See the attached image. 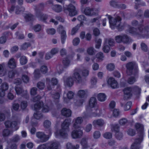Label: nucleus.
Wrapping results in <instances>:
<instances>
[{"mask_svg": "<svg viewBox=\"0 0 149 149\" xmlns=\"http://www.w3.org/2000/svg\"><path fill=\"white\" fill-rule=\"evenodd\" d=\"M103 136L105 138L109 139L112 137V135L111 132H106L103 134Z\"/></svg>", "mask_w": 149, "mask_h": 149, "instance_id": "51", "label": "nucleus"}, {"mask_svg": "<svg viewBox=\"0 0 149 149\" xmlns=\"http://www.w3.org/2000/svg\"><path fill=\"white\" fill-rule=\"evenodd\" d=\"M108 84L113 88H115L117 87V82L115 79L113 77H110L108 80Z\"/></svg>", "mask_w": 149, "mask_h": 149, "instance_id": "20", "label": "nucleus"}, {"mask_svg": "<svg viewBox=\"0 0 149 149\" xmlns=\"http://www.w3.org/2000/svg\"><path fill=\"white\" fill-rule=\"evenodd\" d=\"M70 122V120L69 119H66L64 120L61 125L62 129L55 133V136L56 137H58L59 136L63 138H65L67 137V132L69 131V126Z\"/></svg>", "mask_w": 149, "mask_h": 149, "instance_id": "3", "label": "nucleus"}, {"mask_svg": "<svg viewBox=\"0 0 149 149\" xmlns=\"http://www.w3.org/2000/svg\"><path fill=\"white\" fill-rule=\"evenodd\" d=\"M123 91L124 92V99L125 100H127L132 96V91L134 92L137 97H139L141 93V89L137 86H135L132 88H126Z\"/></svg>", "mask_w": 149, "mask_h": 149, "instance_id": "4", "label": "nucleus"}, {"mask_svg": "<svg viewBox=\"0 0 149 149\" xmlns=\"http://www.w3.org/2000/svg\"><path fill=\"white\" fill-rule=\"evenodd\" d=\"M127 73L128 75H131L133 74V71L134 72V74L136 77L138 75V67L136 63L132 61L127 63L126 66Z\"/></svg>", "mask_w": 149, "mask_h": 149, "instance_id": "5", "label": "nucleus"}, {"mask_svg": "<svg viewBox=\"0 0 149 149\" xmlns=\"http://www.w3.org/2000/svg\"><path fill=\"white\" fill-rule=\"evenodd\" d=\"M115 137L118 140H121L123 137L122 133L120 132L116 133L115 134Z\"/></svg>", "mask_w": 149, "mask_h": 149, "instance_id": "52", "label": "nucleus"}, {"mask_svg": "<svg viewBox=\"0 0 149 149\" xmlns=\"http://www.w3.org/2000/svg\"><path fill=\"white\" fill-rule=\"evenodd\" d=\"M141 47L142 50L145 52H148L149 54V50H148L147 46L145 43L142 42L141 44Z\"/></svg>", "mask_w": 149, "mask_h": 149, "instance_id": "46", "label": "nucleus"}, {"mask_svg": "<svg viewBox=\"0 0 149 149\" xmlns=\"http://www.w3.org/2000/svg\"><path fill=\"white\" fill-rule=\"evenodd\" d=\"M64 10L65 12L68 13L69 15L70 16H73L77 14L75 7L72 3H70L64 7Z\"/></svg>", "mask_w": 149, "mask_h": 149, "instance_id": "9", "label": "nucleus"}, {"mask_svg": "<svg viewBox=\"0 0 149 149\" xmlns=\"http://www.w3.org/2000/svg\"><path fill=\"white\" fill-rule=\"evenodd\" d=\"M115 40L116 42L118 43L122 42V35L116 36L115 38Z\"/></svg>", "mask_w": 149, "mask_h": 149, "instance_id": "64", "label": "nucleus"}, {"mask_svg": "<svg viewBox=\"0 0 149 149\" xmlns=\"http://www.w3.org/2000/svg\"><path fill=\"white\" fill-rule=\"evenodd\" d=\"M88 92V91L87 90H81L78 91L77 95L80 97L84 98Z\"/></svg>", "mask_w": 149, "mask_h": 149, "instance_id": "30", "label": "nucleus"}, {"mask_svg": "<svg viewBox=\"0 0 149 149\" xmlns=\"http://www.w3.org/2000/svg\"><path fill=\"white\" fill-rule=\"evenodd\" d=\"M31 44L30 42H25L21 45V49L25 50L28 47L31 46Z\"/></svg>", "mask_w": 149, "mask_h": 149, "instance_id": "44", "label": "nucleus"}, {"mask_svg": "<svg viewBox=\"0 0 149 149\" xmlns=\"http://www.w3.org/2000/svg\"><path fill=\"white\" fill-rule=\"evenodd\" d=\"M127 134L131 136H133L136 134V132L135 130L132 129H129L127 131Z\"/></svg>", "mask_w": 149, "mask_h": 149, "instance_id": "57", "label": "nucleus"}, {"mask_svg": "<svg viewBox=\"0 0 149 149\" xmlns=\"http://www.w3.org/2000/svg\"><path fill=\"white\" fill-rule=\"evenodd\" d=\"M81 71L79 69H75L74 70L73 77L77 83L83 84L84 83V80L82 79L81 77L79 74V73Z\"/></svg>", "mask_w": 149, "mask_h": 149, "instance_id": "10", "label": "nucleus"}, {"mask_svg": "<svg viewBox=\"0 0 149 149\" xmlns=\"http://www.w3.org/2000/svg\"><path fill=\"white\" fill-rule=\"evenodd\" d=\"M20 139V137L19 136L16 135L14 136L12 139L11 141L14 142H18Z\"/></svg>", "mask_w": 149, "mask_h": 149, "instance_id": "59", "label": "nucleus"}, {"mask_svg": "<svg viewBox=\"0 0 149 149\" xmlns=\"http://www.w3.org/2000/svg\"><path fill=\"white\" fill-rule=\"evenodd\" d=\"M108 18L110 27L112 29H114L115 27H117L119 29L121 20V17L118 16L112 17L111 16L109 15Z\"/></svg>", "mask_w": 149, "mask_h": 149, "instance_id": "6", "label": "nucleus"}, {"mask_svg": "<svg viewBox=\"0 0 149 149\" xmlns=\"http://www.w3.org/2000/svg\"><path fill=\"white\" fill-rule=\"evenodd\" d=\"M52 8L54 11L57 13L61 12L62 10V6L59 5H53Z\"/></svg>", "mask_w": 149, "mask_h": 149, "instance_id": "31", "label": "nucleus"}, {"mask_svg": "<svg viewBox=\"0 0 149 149\" xmlns=\"http://www.w3.org/2000/svg\"><path fill=\"white\" fill-rule=\"evenodd\" d=\"M42 107V111L43 112L46 113L48 112L51 109V108L47 105L43 106V104L41 107Z\"/></svg>", "mask_w": 149, "mask_h": 149, "instance_id": "53", "label": "nucleus"}, {"mask_svg": "<svg viewBox=\"0 0 149 149\" xmlns=\"http://www.w3.org/2000/svg\"><path fill=\"white\" fill-rule=\"evenodd\" d=\"M104 42L107 45L108 44L110 46H113L114 44V40L111 38L109 39H105Z\"/></svg>", "mask_w": 149, "mask_h": 149, "instance_id": "37", "label": "nucleus"}, {"mask_svg": "<svg viewBox=\"0 0 149 149\" xmlns=\"http://www.w3.org/2000/svg\"><path fill=\"white\" fill-rule=\"evenodd\" d=\"M102 50L104 52L107 53L109 52L110 48L108 45L104 42L103 47Z\"/></svg>", "mask_w": 149, "mask_h": 149, "instance_id": "41", "label": "nucleus"}, {"mask_svg": "<svg viewBox=\"0 0 149 149\" xmlns=\"http://www.w3.org/2000/svg\"><path fill=\"white\" fill-rule=\"evenodd\" d=\"M61 113L63 116L66 117H69L71 116L72 112L70 109L64 108L61 110Z\"/></svg>", "mask_w": 149, "mask_h": 149, "instance_id": "27", "label": "nucleus"}, {"mask_svg": "<svg viewBox=\"0 0 149 149\" xmlns=\"http://www.w3.org/2000/svg\"><path fill=\"white\" fill-rule=\"evenodd\" d=\"M40 77V74L38 70H36L34 71V77L36 79H38Z\"/></svg>", "mask_w": 149, "mask_h": 149, "instance_id": "62", "label": "nucleus"}, {"mask_svg": "<svg viewBox=\"0 0 149 149\" xmlns=\"http://www.w3.org/2000/svg\"><path fill=\"white\" fill-rule=\"evenodd\" d=\"M118 123L121 125H125L128 123V120L125 118H123L119 120Z\"/></svg>", "mask_w": 149, "mask_h": 149, "instance_id": "38", "label": "nucleus"}, {"mask_svg": "<svg viewBox=\"0 0 149 149\" xmlns=\"http://www.w3.org/2000/svg\"><path fill=\"white\" fill-rule=\"evenodd\" d=\"M64 85L69 87L72 86L74 83L73 78L72 77H68L67 78H64Z\"/></svg>", "mask_w": 149, "mask_h": 149, "instance_id": "21", "label": "nucleus"}, {"mask_svg": "<svg viewBox=\"0 0 149 149\" xmlns=\"http://www.w3.org/2000/svg\"><path fill=\"white\" fill-rule=\"evenodd\" d=\"M100 18L99 17H97L95 18L92 19L91 20V23H94V22H96L97 23V25L98 26H99L100 25V23L99 22Z\"/></svg>", "mask_w": 149, "mask_h": 149, "instance_id": "56", "label": "nucleus"}, {"mask_svg": "<svg viewBox=\"0 0 149 149\" xmlns=\"http://www.w3.org/2000/svg\"><path fill=\"white\" fill-rule=\"evenodd\" d=\"M100 136L101 133L99 131H96L93 133V136L95 139H98L100 138Z\"/></svg>", "mask_w": 149, "mask_h": 149, "instance_id": "49", "label": "nucleus"}, {"mask_svg": "<svg viewBox=\"0 0 149 149\" xmlns=\"http://www.w3.org/2000/svg\"><path fill=\"white\" fill-rule=\"evenodd\" d=\"M63 26L61 25H60L57 29V31L61 33V40L63 44L65 43L67 37L66 31L65 30H63Z\"/></svg>", "mask_w": 149, "mask_h": 149, "instance_id": "12", "label": "nucleus"}, {"mask_svg": "<svg viewBox=\"0 0 149 149\" xmlns=\"http://www.w3.org/2000/svg\"><path fill=\"white\" fill-rule=\"evenodd\" d=\"M97 104V100L95 97H92L89 100V107L92 108L89 109L88 108H86V111L84 113L83 118H85L91 117H96L98 116L97 112L98 110L97 107H95Z\"/></svg>", "mask_w": 149, "mask_h": 149, "instance_id": "2", "label": "nucleus"}, {"mask_svg": "<svg viewBox=\"0 0 149 149\" xmlns=\"http://www.w3.org/2000/svg\"><path fill=\"white\" fill-rule=\"evenodd\" d=\"M120 127L118 124H116L112 126V130L116 133L119 132Z\"/></svg>", "mask_w": 149, "mask_h": 149, "instance_id": "48", "label": "nucleus"}, {"mask_svg": "<svg viewBox=\"0 0 149 149\" xmlns=\"http://www.w3.org/2000/svg\"><path fill=\"white\" fill-rule=\"evenodd\" d=\"M114 65L113 63L109 64L107 66V69L110 71L113 70L114 68Z\"/></svg>", "mask_w": 149, "mask_h": 149, "instance_id": "63", "label": "nucleus"}, {"mask_svg": "<svg viewBox=\"0 0 149 149\" xmlns=\"http://www.w3.org/2000/svg\"><path fill=\"white\" fill-rule=\"evenodd\" d=\"M5 124L6 127H11L14 129V130H16L18 129V128L16 127V126L17 124V123L16 121H14L11 122L10 121H7L5 122Z\"/></svg>", "mask_w": 149, "mask_h": 149, "instance_id": "16", "label": "nucleus"}, {"mask_svg": "<svg viewBox=\"0 0 149 149\" xmlns=\"http://www.w3.org/2000/svg\"><path fill=\"white\" fill-rule=\"evenodd\" d=\"M24 8L22 6L19 7L17 6L15 7V13L17 14H19L20 12L24 11Z\"/></svg>", "mask_w": 149, "mask_h": 149, "instance_id": "45", "label": "nucleus"}, {"mask_svg": "<svg viewBox=\"0 0 149 149\" xmlns=\"http://www.w3.org/2000/svg\"><path fill=\"white\" fill-rule=\"evenodd\" d=\"M27 62V59L24 56H21L20 58V63L22 65H24L26 64Z\"/></svg>", "mask_w": 149, "mask_h": 149, "instance_id": "43", "label": "nucleus"}, {"mask_svg": "<svg viewBox=\"0 0 149 149\" xmlns=\"http://www.w3.org/2000/svg\"><path fill=\"white\" fill-rule=\"evenodd\" d=\"M105 122L102 119H98L94 120L93 122V125L94 126H98L99 127H102L105 124Z\"/></svg>", "mask_w": 149, "mask_h": 149, "instance_id": "22", "label": "nucleus"}, {"mask_svg": "<svg viewBox=\"0 0 149 149\" xmlns=\"http://www.w3.org/2000/svg\"><path fill=\"white\" fill-rule=\"evenodd\" d=\"M40 71L43 74H46L47 71V68L46 66L43 65L40 68Z\"/></svg>", "mask_w": 149, "mask_h": 149, "instance_id": "60", "label": "nucleus"}, {"mask_svg": "<svg viewBox=\"0 0 149 149\" xmlns=\"http://www.w3.org/2000/svg\"><path fill=\"white\" fill-rule=\"evenodd\" d=\"M8 85L6 83H2L0 87V96L3 97L5 95V91L8 88Z\"/></svg>", "mask_w": 149, "mask_h": 149, "instance_id": "15", "label": "nucleus"}, {"mask_svg": "<svg viewBox=\"0 0 149 149\" xmlns=\"http://www.w3.org/2000/svg\"><path fill=\"white\" fill-rule=\"evenodd\" d=\"M74 54L72 56H68L67 57L64 58L63 61V63L65 67L66 68L68 67L70 64V59H72L74 56Z\"/></svg>", "mask_w": 149, "mask_h": 149, "instance_id": "23", "label": "nucleus"}, {"mask_svg": "<svg viewBox=\"0 0 149 149\" xmlns=\"http://www.w3.org/2000/svg\"><path fill=\"white\" fill-rule=\"evenodd\" d=\"M58 145V142H52L49 143L43 144L39 146L37 149H59Z\"/></svg>", "mask_w": 149, "mask_h": 149, "instance_id": "8", "label": "nucleus"}, {"mask_svg": "<svg viewBox=\"0 0 149 149\" xmlns=\"http://www.w3.org/2000/svg\"><path fill=\"white\" fill-rule=\"evenodd\" d=\"M87 52L89 55H93L94 54V49L93 47H90L88 48Z\"/></svg>", "mask_w": 149, "mask_h": 149, "instance_id": "55", "label": "nucleus"}, {"mask_svg": "<svg viewBox=\"0 0 149 149\" xmlns=\"http://www.w3.org/2000/svg\"><path fill=\"white\" fill-rule=\"evenodd\" d=\"M133 40L127 35H122V42L125 44H129L132 42Z\"/></svg>", "mask_w": 149, "mask_h": 149, "instance_id": "24", "label": "nucleus"}, {"mask_svg": "<svg viewBox=\"0 0 149 149\" xmlns=\"http://www.w3.org/2000/svg\"><path fill=\"white\" fill-rule=\"evenodd\" d=\"M87 138H84L81 140L80 143L82 146L83 149H86L89 147V146L88 143Z\"/></svg>", "mask_w": 149, "mask_h": 149, "instance_id": "25", "label": "nucleus"}, {"mask_svg": "<svg viewBox=\"0 0 149 149\" xmlns=\"http://www.w3.org/2000/svg\"><path fill=\"white\" fill-rule=\"evenodd\" d=\"M33 29L35 32H39L41 30L42 26L40 24H37L33 26Z\"/></svg>", "mask_w": 149, "mask_h": 149, "instance_id": "40", "label": "nucleus"}, {"mask_svg": "<svg viewBox=\"0 0 149 149\" xmlns=\"http://www.w3.org/2000/svg\"><path fill=\"white\" fill-rule=\"evenodd\" d=\"M74 123L73 127L75 129H77L80 127V125L82 123L83 119L81 117H78L74 119Z\"/></svg>", "mask_w": 149, "mask_h": 149, "instance_id": "19", "label": "nucleus"}, {"mask_svg": "<svg viewBox=\"0 0 149 149\" xmlns=\"http://www.w3.org/2000/svg\"><path fill=\"white\" fill-rule=\"evenodd\" d=\"M135 127L136 130L139 132V136L140 138L143 137V126L139 123H137L135 125Z\"/></svg>", "mask_w": 149, "mask_h": 149, "instance_id": "17", "label": "nucleus"}, {"mask_svg": "<svg viewBox=\"0 0 149 149\" xmlns=\"http://www.w3.org/2000/svg\"><path fill=\"white\" fill-rule=\"evenodd\" d=\"M143 138H140V136L138 138L136 139L131 146V149H139L140 144L143 140Z\"/></svg>", "mask_w": 149, "mask_h": 149, "instance_id": "13", "label": "nucleus"}, {"mask_svg": "<svg viewBox=\"0 0 149 149\" xmlns=\"http://www.w3.org/2000/svg\"><path fill=\"white\" fill-rule=\"evenodd\" d=\"M17 73V71L16 70H11L8 72V76L10 78H13Z\"/></svg>", "mask_w": 149, "mask_h": 149, "instance_id": "36", "label": "nucleus"}, {"mask_svg": "<svg viewBox=\"0 0 149 149\" xmlns=\"http://www.w3.org/2000/svg\"><path fill=\"white\" fill-rule=\"evenodd\" d=\"M130 33L133 35L138 36L145 38H149V26H144L142 24L139 25L136 29L130 27L129 29Z\"/></svg>", "mask_w": 149, "mask_h": 149, "instance_id": "1", "label": "nucleus"}, {"mask_svg": "<svg viewBox=\"0 0 149 149\" xmlns=\"http://www.w3.org/2000/svg\"><path fill=\"white\" fill-rule=\"evenodd\" d=\"M8 66L10 68H15L17 66L16 62L14 58H12L10 59L8 62Z\"/></svg>", "mask_w": 149, "mask_h": 149, "instance_id": "26", "label": "nucleus"}, {"mask_svg": "<svg viewBox=\"0 0 149 149\" xmlns=\"http://www.w3.org/2000/svg\"><path fill=\"white\" fill-rule=\"evenodd\" d=\"M83 134V131L81 130L75 129L72 132L71 136L74 139L80 138L82 136Z\"/></svg>", "mask_w": 149, "mask_h": 149, "instance_id": "14", "label": "nucleus"}, {"mask_svg": "<svg viewBox=\"0 0 149 149\" xmlns=\"http://www.w3.org/2000/svg\"><path fill=\"white\" fill-rule=\"evenodd\" d=\"M96 44L95 45V47L96 48L99 49L102 43V40L100 39H99L96 40Z\"/></svg>", "mask_w": 149, "mask_h": 149, "instance_id": "58", "label": "nucleus"}, {"mask_svg": "<svg viewBox=\"0 0 149 149\" xmlns=\"http://www.w3.org/2000/svg\"><path fill=\"white\" fill-rule=\"evenodd\" d=\"M13 132L12 131H10L7 129H4L3 132V135L4 136H7L11 134Z\"/></svg>", "mask_w": 149, "mask_h": 149, "instance_id": "39", "label": "nucleus"}, {"mask_svg": "<svg viewBox=\"0 0 149 149\" xmlns=\"http://www.w3.org/2000/svg\"><path fill=\"white\" fill-rule=\"evenodd\" d=\"M66 147L67 149H79V146L78 144L73 146L70 143H68L67 144Z\"/></svg>", "mask_w": 149, "mask_h": 149, "instance_id": "34", "label": "nucleus"}, {"mask_svg": "<svg viewBox=\"0 0 149 149\" xmlns=\"http://www.w3.org/2000/svg\"><path fill=\"white\" fill-rule=\"evenodd\" d=\"M36 16L39 20L44 22H46V20L47 18V16L46 15L43 14L41 13H40L39 14H37Z\"/></svg>", "mask_w": 149, "mask_h": 149, "instance_id": "28", "label": "nucleus"}, {"mask_svg": "<svg viewBox=\"0 0 149 149\" xmlns=\"http://www.w3.org/2000/svg\"><path fill=\"white\" fill-rule=\"evenodd\" d=\"M15 90L17 94L18 95H21L22 96L24 97L27 94V91H24L22 87L17 86L15 87Z\"/></svg>", "mask_w": 149, "mask_h": 149, "instance_id": "18", "label": "nucleus"}, {"mask_svg": "<svg viewBox=\"0 0 149 149\" xmlns=\"http://www.w3.org/2000/svg\"><path fill=\"white\" fill-rule=\"evenodd\" d=\"M77 19L79 21L81 22L80 24L82 23V24H83L82 23L83 22V21L86 20V18L84 16L82 15L79 16L77 17Z\"/></svg>", "mask_w": 149, "mask_h": 149, "instance_id": "61", "label": "nucleus"}, {"mask_svg": "<svg viewBox=\"0 0 149 149\" xmlns=\"http://www.w3.org/2000/svg\"><path fill=\"white\" fill-rule=\"evenodd\" d=\"M98 100L100 101L104 102L106 99V96L105 94L102 93H99L97 96Z\"/></svg>", "mask_w": 149, "mask_h": 149, "instance_id": "32", "label": "nucleus"}, {"mask_svg": "<svg viewBox=\"0 0 149 149\" xmlns=\"http://www.w3.org/2000/svg\"><path fill=\"white\" fill-rule=\"evenodd\" d=\"M43 105V102L41 101L36 103L32 108L36 112V113H34L33 116L36 119H40L42 116V113L40 112V110H41V107Z\"/></svg>", "mask_w": 149, "mask_h": 149, "instance_id": "7", "label": "nucleus"}, {"mask_svg": "<svg viewBox=\"0 0 149 149\" xmlns=\"http://www.w3.org/2000/svg\"><path fill=\"white\" fill-rule=\"evenodd\" d=\"M132 105V102L131 101L128 102L125 105L124 109L125 111H127L130 109Z\"/></svg>", "mask_w": 149, "mask_h": 149, "instance_id": "54", "label": "nucleus"}, {"mask_svg": "<svg viewBox=\"0 0 149 149\" xmlns=\"http://www.w3.org/2000/svg\"><path fill=\"white\" fill-rule=\"evenodd\" d=\"M36 137L40 139L41 142H45L47 141L49 139V135H46L43 132H38L36 133Z\"/></svg>", "mask_w": 149, "mask_h": 149, "instance_id": "11", "label": "nucleus"}, {"mask_svg": "<svg viewBox=\"0 0 149 149\" xmlns=\"http://www.w3.org/2000/svg\"><path fill=\"white\" fill-rule=\"evenodd\" d=\"M24 17L26 22L33 21L34 19V16L31 13L25 14Z\"/></svg>", "mask_w": 149, "mask_h": 149, "instance_id": "29", "label": "nucleus"}, {"mask_svg": "<svg viewBox=\"0 0 149 149\" xmlns=\"http://www.w3.org/2000/svg\"><path fill=\"white\" fill-rule=\"evenodd\" d=\"M85 14L88 15H93V10L89 8H86L84 10Z\"/></svg>", "mask_w": 149, "mask_h": 149, "instance_id": "35", "label": "nucleus"}, {"mask_svg": "<svg viewBox=\"0 0 149 149\" xmlns=\"http://www.w3.org/2000/svg\"><path fill=\"white\" fill-rule=\"evenodd\" d=\"M82 76L85 77H87L89 74V70L88 69H84L81 71Z\"/></svg>", "mask_w": 149, "mask_h": 149, "instance_id": "50", "label": "nucleus"}, {"mask_svg": "<svg viewBox=\"0 0 149 149\" xmlns=\"http://www.w3.org/2000/svg\"><path fill=\"white\" fill-rule=\"evenodd\" d=\"M136 81L135 77L131 76L129 77L127 80V82L130 84H134Z\"/></svg>", "mask_w": 149, "mask_h": 149, "instance_id": "42", "label": "nucleus"}, {"mask_svg": "<svg viewBox=\"0 0 149 149\" xmlns=\"http://www.w3.org/2000/svg\"><path fill=\"white\" fill-rule=\"evenodd\" d=\"M51 122L48 120L45 121L43 123V125L46 128H49L51 126Z\"/></svg>", "mask_w": 149, "mask_h": 149, "instance_id": "47", "label": "nucleus"}, {"mask_svg": "<svg viewBox=\"0 0 149 149\" xmlns=\"http://www.w3.org/2000/svg\"><path fill=\"white\" fill-rule=\"evenodd\" d=\"M82 25V23L78 24L76 26L73 28L71 30V34L74 35L76 33L80 27Z\"/></svg>", "mask_w": 149, "mask_h": 149, "instance_id": "33", "label": "nucleus"}]
</instances>
